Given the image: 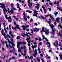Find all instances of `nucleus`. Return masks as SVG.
<instances>
[{
	"instance_id": "3",
	"label": "nucleus",
	"mask_w": 62,
	"mask_h": 62,
	"mask_svg": "<svg viewBox=\"0 0 62 62\" xmlns=\"http://www.w3.org/2000/svg\"><path fill=\"white\" fill-rule=\"evenodd\" d=\"M42 31H40L41 33V34H42V33H43V31L45 32L46 34L47 35H49V31L48 30H47L46 31H45V30H44V27H43L42 28Z\"/></svg>"
},
{
	"instance_id": "13",
	"label": "nucleus",
	"mask_w": 62,
	"mask_h": 62,
	"mask_svg": "<svg viewBox=\"0 0 62 62\" xmlns=\"http://www.w3.org/2000/svg\"><path fill=\"white\" fill-rule=\"evenodd\" d=\"M39 29H37V28H35L34 30H33V31L35 32H38V31H39Z\"/></svg>"
},
{
	"instance_id": "49",
	"label": "nucleus",
	"mask_w": 62,
	"mask_h": 62,
	"mask_svg": "<svg viewBox=\"0 0 62 62\" xmlns=\"http://www.w3.org/2000/svg\"><path fill=\"white\" fill-rule=\"evenodd\" d=\"M31 0H28V4H29L30 3V1Z\"/></svg>"
},
{
	"instance_id": "62",
	"label": "nucleus",
	"mask_w": 62,
	"mask_h": 62,
	"mask_svg": "<svg viewBox=\"0 0 62 62\" xmlns=\"http://www.w3.org/2000/svg\"><path fill=\"white\" fill-rule=\"evenodd\" d=\"M34 24H35L36 26H37L38 25V24L36 23H34Z\"/></svg>"
},
{
	"instance_id": "63",
	"label": "nucleus",
	"mask_w": 62,
	"mask_h": 62,
	"mask_svg": "<svg viewBox=\"0 0 62 62\" xmlns=\"http://www.w3.org/2000/svg\"><path fill=\"white\" fill-rule=\"evenodd\" d=\"M29 30H29V29H26V31H29Z\"/></svg>"
},
{
	"instance_id": "40",
	"label": "nucleus",
	"mask_w": 62,
	"mask_h": 62,
	"mask_svg": "<svg viewBox=\"0 0 62 62\" xmlns=\"http://www.w3.org/2000/svg\"><path fill=\"white\" fill-rule=\"evenodd\" d=\"M7 37H8V38H10H10H11V37H10V36H9V35L8 34L7 35Z\"/></svg>"
},
{
	"instance_id": "20",
	"label": "nucleus",
	"mask_w": 62,
	"mask_h": 62,
	"mask_svg": "<svg viewBox=\"0 0 62 62\" xmlns=\"http://www.w3.org/2000/svg\"><path fill=\"white\" fill-rule=\"evenodd\" d=\"M38 50L39 51V54H40L41 53V52L40 51V49L39 48H38Z\"/></svg>"
},
{
	"instance_id": "44",
	"label": "nucleus",
	"mask_w": 62,
	"mask_h": 62,
	"mask_svg": "<svg viewBox=\"0 0 62 62\" xmlns=\"http://www.w3.org/2000/svg\"><path fill=\"white\" fill-rule=\"evenodd\" d=\"M54 14H55V16H56V15L57 14H58V12H55Z\"/></svg>"
},
{
	"instance_id": "33",
	"label": "nucleus",
	"mask_w": 62,
	"mask_h": 62,
	"mask_svg": "<svg viewBox=\"0 0 62 62\" xmlns=\"http://www.w3.org/2000/svg\"><path fill=\"white\" fill-rule=\"evenodd\" d=\"M21 54H22V55H24V56H25V55H26V54H23V53H21Z\"/></svg>"
},
{
	"instance_id": "56",
	"label": "nucleus",
	"mask_w": 62,
	"mask_h": 62,
	"mask_svg": "<svg viewBox=\"0 0 62 62\" xmlns=\"http://www.w3.org/2000/svg\"><path fill=\"white\" fill-rule=\"evenodd\" d=\"M37 6H39V3H37L36 4Z\"/></svg>"
},
{
	"instance_id": "31",
	"label": "nucleus",
	"mask_w": 62,
	"mask_h": 62,
	"mask_svg": "<svg viewBox=\"0 0 62 62\" xmlns=\"http://www.w3.org/2000/svg\"><path fill=\"white\" fill-rule=\"evenodd\" d=\"M4 32V30H1V34L2 35H4V33H3V32Z\"/></svg>"
},
{
	"instance_id": "39",
	"label": "nucleus",
	"mask_w": 62,
	"mask_h": 62,
	"mask_svg": "<svg viewBox=\"0 0 62 62\" xmlns=\"http://www.w3.org/2000/svg\"><path fill=\"white\" fill-rule=\"evenodd\" d=\"M10 39L11 41L12 42V43H13V39Z\"/></svg>"
},
{
	"instance_id": "12",
	"label": "nucleus",
	"mask_w": 62,
	"mask_h": 62,
	"mask_svg": "<svg viewBox=\"0 0 62 62\" xmlns=\"http://www.w3.org/2000/svg\"><path fill=\"white\" fill-rule=\"evenodd\" d=\"M42 36L43 37V39H46V40L47 42H48V41L49 40L47 38H45L44 36V35H43V34H42Z\"/></svg>"
},
{
	"instance_id": "46",
	"label": "nucleus",
	"mask_w": 62,
	"mask_h": 62,
	"mask_svg": "<svg viewBox=\"0 0 62 62\" xmlns=\"http://www.w3.org/2000/svg\"><path fill=\"white\" fill-rule=\"evenodd\" d=\"M11 6H13V7H14V4L13 3H11Z\"/></svg>"
},
{
	"instance_id": "5",
	"label": "nucleus",
	"mask_w": 62,
	"mask_h": 62,
	"mask_svg": "<svg viewBox=\"0 0 62 62\" xmlns=\"http://www.w3.org/2000/svg\"><path fill=\"white\" fill-rule=\"evenodd\" d=\"M29 26L28 25H27V26H25V25H23L22 26L23 29V30H25L26 28H27V27H28Z\"/></svg>"
},
{
	"instance_id": "16",
	"label": "nucleus",
	"mask_w": 62,
	"mask_h": 62,
	"mask_svg": "<svg viewBox=\"0 0 62 62\" xmlns=\"http://www.w3.org/2000/svg\"><path fill=\"white\" fill-rule=\"evenodd\" d=\"M61 23H59V24L58 25V27H60L61 29H62V26L61 24Z\"/></svg>"
},
{
	"instance_id": "14",
	"label": "nucleus",
	"mask_w": 62,
	"mask_h": 62,
	"mask_svg": "<svg viewBox=\"0 0 62 62\" xmlns=\"http://www.w3.org/2000/svg\"><path fill=\"white\" fill-rule=\"evenodd\" d=\"M42 8H43V9H44V12L45 13H46V10L45 9V7H44V6L42 5Z\"/></svg>"
},
{
	"instance_id": "51",
	"label": "nucleus",
	"mask_w": 62,
	"mask_h": 62,
	"mask_svg": "<svg viewBox=\"0 0 62 62\" xmlns=\"http://www.w3.org/2000/svg\"><path fill=\"white\" fill-rule=\"evenodd\" d=\"M12 59H15V56H14V57H12Z\"/></svg>"
},
{
	"instance_id": "54",
	"label": "nucleus",
	"mask_w": 62,
	"mask_h": 62,
	"mask_svg": "<svg viewBox=\"0 0 62 62\" xmlns=\"http://www.w3.org/2000/svg\"><path fill=\"white\" fill-rule=\"evenodd\" d=\"M41 43H41V42H40V43H39V45H41V46L42 45H41Z\"/></svg>"
},
{
	"instance_id": "58",
	"label": "nucleus",
	"mask_w": 62,
	"mask_h": 62,
	"mask_svg": "<svg viewBox=\"0 0 62 62\" xmlns=\"http://www.w3.org/2000/svg\"><path fill=\"white\" fill-rule=\"evenodd\" d=\"M47 57H48V59H50V58H51V57H50L49 56H48V55H47Z\"/></svg>"
},
{
	"instance_id": "52",
	"label": "nucleus",
	"mask_w": 62,
	"mask_h": 62,
	"mask_svg": "<svg viewBox=\"0 0 62 62\" xmlns=\"http://www.w3.org/2000/svg\"><path fill=\"white\" fill-rule=\"evenodd\" d=\"M40 56H41V57H43V54H40Z\"/></svg>"
},
{
	"instance_id": "1",
	"label": "nucleus",
	"mask_w": 62,
	"mask_h": 62,
	"mask_svg": "<svg viewBox=\"0 0 62 62\" xmlns=\"http://www.w3.org/2000/svg\"><path fill=\"white\" fill-rule=\"evenodd\" d=\"M0 5L1 6V8H3V9L4 11V14L5 15V16L6 18L7 19H10V20H8V21L9 22H11V17L9 16L8 17H7V15H6V12H7V10L6 9V8H4V7L5 6V4H3V3H0Z\"/></svg>"
},
{
	"instance_id": "9",
	"label": "nucleus",
	"mask_w": 62,
	"mask_h": 62,
	"mask_svg": "<svg viewBox=\"0 0 62 62\" xmlns=\"http://www.w3.org/2000/svg\"><path fill=\"white\" fill-rule=\"evenodd\" d=\"M33 56H31L29 57V56H28V57H27V56H25V58H29V59L30 60H32V59L31 58H33Z\"/></svg>"
},
{
	"instance_id": "4",
	"label": "nucleus",
	"mask_w": 62,
	"mask_h": 62,
	"mask_svg": "<svg viewBox=\"0 0 62 62\" xmlns=\"http://www.w3.org/2000/svg\"><path fill=\"white\" fill-rule=\"evenodd\" d=\"M26 40L27 41L28 43V46H30V44L31 43V41H30V39H29V38H27L26 39Z\"/></svg>"
},
{
	"instance_id": "41",
	"label": "nucleus",
	"mask_w": 62,
	"mask_h": 62,
	"mask_svg": "<svg viewBox=\"0 0 62 62\" xmlns=\"http://www.w3.org/2000/svg\"><path fill=\"white\" fill-rule=\"evenodd\" d=\"M23 15L24 16V17L25 16H26V15H25V12H23Z\"/></svg>"
},
{
	"instance_id": "61",
	"label": "nucleus",
	"mask_w": 62,
	"mask_h": 62,
	"mask_svg": "<svg viewBox=\"0 0 62 62\" xmlns=\"http://www.w3.org/2000/svg\"><path fill=\"white\" fill-rule=\"evenodd\" d=\"M33 44H35V45H37V43H36V42H34V43H33Z\"/></svg>"
},
{
	"instance_id": "42",
	"label": "nucleus",
	"mask_w": 62,
	"mask_h": 62,
	"mask_svg": "<svg viewBox=\"0 0 62 62\" xmlns=\"http://www.w3.org/2000/svg\"><path fill=\"white\" fill-rule=\"evenodd\" d=\"M59 2L58 1H57V3H56V4H57V5H58V6H59Z\"/></svg>"
},
{
	"instance_id": "17",
	"label": "nucleus",
	"mask_w": 62,
	"mask_h": 62,
	"mask_svg": "<svg viewBox=\"0 0 62 62\" xmlns=\"http://www.w3.org/2000/svg\"><path fill=\"white\" fill-rule=\"evenodd\" d=\"M26 34L27 35V37H28V38H29V39H31V38L30 37H29L28 35V33H27L26 32Z\"/></svg>"
},
{
	"instance_id": "35",
	"label": "nucleus",
	"mask_w": 62,
	"mask_h": 62,
	"mask_svg": "<svg viewBox=\"0 0 62 62\" xmlns=\"http://www.w3.org/2000/svg\"><path fill=\"white\" fill-rule=\"evenodd\" d=\"M8 41V42L10 44V43H11V42L10 41H9V39H8V38L7 39Z\"/></svg>"
},
{
	"instance_id": "43",
	"label": "nucleus",
	"mask_w": 62,
	"mask_h": 62,
	"mask_svg": "<svg viewBox=\"0 0 62 62\" xmlns=\"http://www.w3.org/2000/svg\"><path fill=\"white\" fill-rule=\"evenodd\" d=\"M35 8H37V9H39V7L35 6Z\"/></svg>"
},
{
	"instance_id": "19",
	"label": "nucleus",
	"mask_w": 62,
	"mask_h": 62,
	"mask_svg": "<svg viewBox=\"0 0 62 62\" xmlns=\"http://www.w3.org/2000/svg\"><path fill=\"white\" fill-rule=\"evenodd\" d=\"M61 33L60 32H59V33L58 34V35L60 36L61 38V39H62V34H61V35L60 34Z\"/></svg>"
},
{
	"instance_id": "7",
	"label": "nucleus",
	"mask_w": 62,
	"mask_h": 62,
	"mask_svg": "<svg viewBox=\"0 0 62 62\" xmlns=\"http://www.w3.org/2000/svg\"><path fill=\"white\" fill-rule=\"evenodd\" d=\"M50 16V18L51 19V20H52L53 21H54V18H53L52 16V15L51 14H49L48 15H45V17H48V16Z\"/></svg>"
},
{
	"instance_id": "26",
	"label": "nucleus",
	"mask_w": 62,
	"mask_h": 62,
	"mask_svg": "<svg viewBox=\"0 0 62 62\" xmlns=\"http://www.w3.org/2000/svg\"><path fill=\"white\" fill-rule=\"evenodd\" d=\"M56 47H58L57 46H58L59 45H58V41H57L56 42Z\"/></svg>"
},
{
	"instance_id": "30",
	"label": "nucleus",
	"mask_w": 62,
	"mask_h": 62,
	"mask_svg": "<svg viewBox=\"0 0 62 62\" xmlns=\"http://www.w3.org/2000/svg\"><path fill=\"white\" fill-rule=\"evenodd\" d=\"M59 56H60V58L61 59V60H62V55H59Z\"/></svg>"
},
{
	"instance_id": "8",
	"label": "nucleus",
	"mask_w": 62,
	"mask_h": 62,
	"mask_svg": "<svg viewBox=\"0 0 62 62\" xmlns=\"http://www.w3.org/2000/svg\"><path fill=\"white\" fill-rule=\"evenodd\" d=\"M23 44V43L22 42H17V47L19 49V46L21 45V44Z\"/></svg>"
},
{
	"instance_id": "32",
	"label": "nucleus",
	"mask_w": 62,
	"mask_h": 62,
	"mask_svg": "<svg viewBox=\"0 0 62 62\" xmlns=\"http://www.w3.org/2000/svg\"><path fill=\"white\" fill-rule=\"evenodd\" d=\"M24 19L26 21H27V19L26 18V16H24Z\"/></svg>"
},
{
	"instance_id": "45",
	"label": "nucleus",
	"mask_w": 62,
	"mask_h": 62,
	"mask_svg": "<svg viewBox=\"0 0 62 62\" xmlns=\"http://www.w3.org/2000/svg\"><path fill=\"white\" fill-rule=\"evenodd\" d=\"M33 51L35 52H37V50L36 49H35V51L33 50Z\"/></svg>"
},
{
	"instance_id": "22",
	"label": "nucleus",
	"mask_w": 62,
	"mask_h": 62,
	"mask_svg": "<svg viewBox=\"0 0 62 62\" xmlns=\"http://www.w3.org/2000/svg\"><path fill=\"white\" fill-rule=\"evenodd\" d=\"M47 44H49V46H48V47H51V45L50 44V42H47Z\"/></svg>"
},
{
	"instance_id": "47",
	"label": "nucleus",
	"mask_w": 62,
	"mask_h": 62,
	"mask_svg": "<svg viewBox=\"0 0 62 62\" xmlns=\"http://www.w3.org/2000/svg\"><path fill=\"white\" fill-rule=\"evenodd\" d=\"M41 59L42 61V62H45L44 61V60H43V59H42V58H41Z\"/></svg>"
},
{
	"instance_id": "50",
	"label": "nucleus",
	"mask_w": 62,
	"mask_h": 62,
	"mask_svg": "<svg viewBox=\"0 0 62 62\" xmlns=\"http://www.w3.org/2000/svg\"><path fill=\"white\" fill-rule=\"evenodd\" d=\"M11 31H10L9 32V34L11 36Z\"/></svg>"
},
{
	"instance_id": "2",
	"label": "nucleus",
	"mask_w": 62,
	"mask_h": 62,
	"mask_svg": "<svg viewBox=\"0 0 62 62\" xmlns=\"http://www.w3.org/2000/svg\"><path fill=\"white\" fill-rule=\"evenodd\" d=\"M47 23H49V26H50V27L52 28V32H51V34L53 35L55 33V31H54V26L53 25H50L51 23V21H48L47 22Z\"/></svg>"
},
{
	"instance_id": "25",
	"label": "nucleus",
	"mask_w": 62,
	"mask_h": 62,
	"mask_svg": "<svg viewBox=\"0 0 62 62\" xmlns=\"http://www.w3.org/2000/svg\"><path fill=\"white\" fill-rule=\"evenodd\" d=\"M57 8H58V9H59V10H60V11H62V9H61V8H59V7H58Z\"/></svg>"
},
{
	"instance_id": "6",
	"label": "nucleus",
	"mask_w": 62,
	"mask_h": 62,
	"mask_svg": "<svg viewBox=\"0 0 62 62\" xmlns=\"http://www.w3.org/2000/svg\"><path fill=\"white\" fill-rule=\"evenodd\" d=\"M38 11H34V13L33 15V16H36V17H38V16L37 15L38 14V13L37 12H38Z\"/></svg>"
},
{
	"instance_id": "53",
	"label": "nucleus",
	"mask_w": 62,
	"mask_h": 62,
	"mask_svg": "<svg viewBox=\"0 0 62 62\" xmlns=\"http://www.w3.org/2000/svg\"><path fill=\"white\" fill-rule=\"evenodd\" d=\"M49 11H50L51 10V8H48Z\"/></svg>"
},
{
	"instance_id": "11",
	"label": "nucleus",
	"mask_w": 62,
	"mask_h": 62,
	"mask_svg": "<svg viewBox=\"0 0 62 62\" xmlns=\"http://www.w3.org/2000/svg\"><path fill=\"white\" fill-rule=\"evenodd\" d=\"M17 29H20V28H19V25H16V28H14V29L15 30H16Z\"/></svg>"
},
{
	"instance_id": "15",
	"label": "nucleus",
	"mask_w": 62,
	"mask_h": 62,
	"mask_svg": "<svg viewBox=\"0 0 62 62\" xmlns=\"http://www.w3.org/2000/svg\"><path fill=\"white\" fill-rule=\"evenodd\" d=\"M37 47H38V46H37L36 45H34V46L32 45L31 46V47L32 49H34V48H37Z\"/></svg>"
},
{
	"instance_id": "21",
	"label": "nucleus",
	"mask_w": 62,
	"mask_h": 62,
	"mask_svg": "<svg viewBox=\"0 0 62 62\" xmlns=\"http://www.w3.org/2000/svg\"><path fill=\"white\" fill-rule=\"evenodd\" d=\"M26 12H29V13H32V11H30L29 10H26Z\"/></svg>"
},
{
	"instance_id": "36",
	"label": "nucleus",
	"mask_w": 62,
	"mask_h": 62,
	"mask_svg": "<svg viewBox=\"0 0 62 62\" xmlns=\"http://www.w3.org/2000/svg\"><path fill=\"white\" fill-rule=\"evenodd\" d=\"M20 39V36H17L16 37V39Z\"/></svg>"
},
{
	"instance_id": "57",
	"label": "nucleus",
	"mask_w": 62,
	"mask_h": 62,
	"mask_svg": "<svg viewBox=\"0 0 62 62\" xmlns=\"http://www.w3.org/2000/svg\"><path fill=\"white\" fill-rule=\"evenodd\" d=\"M23 43H24V44H26V43L25 42H23Z\"/></svg>"
},
{
	"instance_id": "27",
	"label": "nucleus",
	"mask_w": 62,
	"mask_h": 62,
	"mask_svg": "<svg viewBox=\"0 0 62 62\" xmlns=\"http://www.w3.org/2000/svg\"><path fill=\"white\" fill-rule=\"evenodd\" d=\"M2 35L4 36L5 39H7V37H6V34L5 33H4V34H3Z\"/></svg>"
},
{
	"instance_id": "24",
	"label": "nucleus",
	"mask_w": 62,
	"mask_h": 62,
	"mask_svg": "<svg viewBox=\"0 0 62 62\" xmlns=\"http://www.w3.org/2000/svg\"><path fill=\"white\" fill-rule=\"evenodd\" d=\"M5 43L6 44V46L7 47V48H8V45L7 44V42H6V41H5Z\"/></svg>"
},
{
	"instance_id": "28",
	"label": "nucleus",
	"mask_w": 62,
	"mask_h": 62,
	"mask_svg": "<svg viewBox=\"0 0 62 62\" xmlns=\"http://www.w3.org/2000/svg\"><path fill=\"white\" fill-rule=\"evenodd\" d=\"M4 30L5 31V33L6 34H7V31L6 30V28H5V26H4Z\"/></svg>"
},
{
	"instance_id": "18",
	"label": "nucleus",
	"mask_w": 62,
	"mask_h": 62,
	"mask_svg": "<svg viewBox=\"0 0 62 62\" xmlns=\"http://www.w3.org/2000/svg\"><path fill=\"white\" fill-rule=\"evenodd\" d=\"M59 17H58L56 19V21H57V23H58V22H59Z\"/></svg>"
},
{
	"instance_id": "29",
	"label": "nucleus",
	"mask_w": 62,
	"mask_h": 62,
	"mask_svg": "<svg viewBox=\"0 0 62 62\" xmlns=\"http://www.w3.org/2000/svg\"><path fill=\"white\" fill-rule=\"evenodd\" d=\"M26 51H27V50H26V49H24V50H23V52L24 53H26Z\"/></svg>"
},
{
	"instance_id": "38",
	"label": "nucleus",
	"mask_w": 62,
	"mask_h": 62,
	"mask_svg": "<svg viewBox=\"0 0 62 62\" xmlns=\"http://www.w3.org/2000/svg\"><path fill=\"white\" fill-rule=\"evenodd\" d=\"M11 44L13 46H15V44L13 43V42L11 43Z\"/></svg>"
},
{
	"instance_id": "64",
	"label": "nucleus",
	"mask_w": 62,
	"mask_h": 62,
	"mask_svg": "<svg viewBox=\"0 0 62 62\" xmlns=\"http://www.w3.org/2000/svg\"><path fill=\"white\" fill-rule=\"evenodd\" d=\"M41 18L43 19H44V18L42 16H41Z\"/></svg>"
},
{
	"instance_id": "60",
	"label": "nucleus",
	"mask_w": 62,
	"mask_h": 62,
	"mask_svg": "<svg viewBox=\"0 0 62 62\" xmlns=\"http://www.w3.org/2000/svg\"><path fill=\"white\" fill-rule=\"evenodd\" d=\"M21 8H19V11H20V10H21Z\"/></svg>"
},
{
	"instance_id": "37",
	"label": "nucleus",
	"mask_w": 62,
	"mask_h": 62,
	"mask_svg": "<svg viewBox=\"0 0 62 62\" xmlns=\"http://www.w3.org/2000/svg\"><path fill=\"white\" fill-rule=\"evenodd\" d=\"M37 61L38 62H40V59H39V58H38Z\"/></svg>"
},
{
	"instance_id": "10",
	"label": "nucleus",
	"mask_w": 62,
	"mask_h": 62,
	"mask_svg": "<svg viewBox=\"0 0 62 62\" xmlns=\"http://www.w3.org/2000/svg\"><path fill=\"white\" fill-rule=\"evenodd\" d=\"M9 45L10 47L11 48H13V49L14 51H12L13 53H15V49H14V47H12V46H11L10 44H9Z\"/></svg>"
},
{
	"instance_id": "59",
	"label": "nucleus",
	"mask_w": 62,
	"mask_h": 62,
	"mask_svg": "<svg viewBox=\"0 0 62 62\" xmlns=\"http://www.w3.org/2000/svg\"><path fill=\"white\" fill-rule=\"evenodd\" d=\"M53 43H54V46L55 47V45H56V44H55V43L54 42H53Z\"/></svg>"
},
{
	"instance_id": "55",
	"label": "nucleus",
	"mask_w": 62,
	"mask_h": 62,
	"mask_svg": "<svg viewBox=\"0 0 62 62\" xmlns=\"http://www.w3.org/2000/svg\"><path fill=\"white\" fill-rule=\"evenodd\" d=\"M37 54H38V53H37V52H35L34 54L35 55H37Z\"/></svg>"
},
{
	"instance_id": "23",
	"label": "nucleus",
	"mask_w": 62,
	"mask_h": 62,
	"mask_svg": "<svg viewBox=\"0 0 62 62\" xmlns=\"http://www.w3.org/2000/svg\"><path fill=\"white\" fill-rule=\"evenodd\" d=\"M11 8H12L13 9H14V10H17V9L16 8L13 7V6H11Z\"/></svg>"
},
{
	"instance_id": "48",
	"label": "nucleus",
	"mask_w": 62,
	"mask_h": 62,
	"mask_svg": "<svg viewBox=\"0 0 62 62\" xmlns=\"http://www.w3.org/2000/svg\"><path fill=\"white\" fill-rule=\"evenodd\" d=\"M49 4L50 5H51V6H52V5H53V3H49Z\"/></svg>"
},
{
	"instance_id": "34",
	"label": "nucleus",
	"mask_w": 62,
	"mask_h": 62,
	"mask_svg": "<svg viewBox=\"0 0 62 62\" xmlns=\"http://www.w3.org/2000/svg\"><path fill=\"white\" fill-rule=\"evenodd\" d=\"M10 12L11 13L13 14V9L11 10L10 11Z\"/></svg>"
}]
</instances>
